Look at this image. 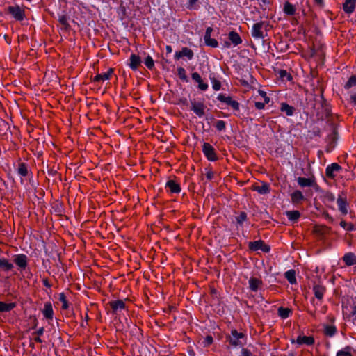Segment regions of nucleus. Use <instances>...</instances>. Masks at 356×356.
<instances>
[{
  "mask_svg": "<svg viewBox=\"0 0 356 356\" xmlns=\"http://www.w3.org/2000/svg\"><path fill=\"white\" fill-rule=\"evenodd\" d=\"M268 26V23L264 21L255 23L252 28V36L256 39H263L264 38L263 29L266 28Z\"/></svg>",
  "mask_w": 356,
  "mask_h": 356,
  "instance_id": "1",
  "label": "nucleus"
},
{
  "mask_svg": "<svg viewBox=\"0 0 356 356\" xmlns=\"http://www.w3.org/2000/svg\"><path fill=\"white\" fill-rule=\"evenodd\" d=\"M13 260L19 271L24 270L28 266L29 258L24 254H15L13 257Z\"/></svg>",
  "mask_w": 356,
  "mask_h": 356,
  "instance_id": "2",
  "label": "nucleus"
},
{
  "mask_svg": "<svg viewBox=\"0 0 356 356\" xmlns=\"http://www.w3.org/2000/svg\"><path fill=\"white\" fill-rule=\"evenodd\" d=\"M7 11L17 21H22L25 17L24 10L18 5L8 6Z\"/></svg>",
  "mask_w": 356,
  "mask_h": 356,
  "instance_id": "3",
  "label": "nucleus"
},
{
  "mask_svg": "<svg viewBox=\"0 0 356 356\" xmlns=\"http://www.w3.org/2000/svg\"><path fill=\"white\" fill-rule=\"evenodd\" d=\"M217 99L231 106L234 111H238L240 109V104L237 101L233 99L230 96H226L224 94H219L217 97Z\"/></svg>",
  "mask_w": 356,
  "mask_h": 356,
  "instance_id": "4",
  "label": "nucleus"
},
{
  "mask_svg": "<svg viewBox=\"0 0 356 356\" xmlns=\"http://www.w3.org/2000/svg\"><path fill=\"white\" fill-rule=\"evenodd\" d=\"M202 152L209 161H215L218 159L215 149L211 144L204 143L202 145Z\"/></svg>",
  "mask_w": 356,
  "mask_h": 356,
  "instance_id": "5",
  "label": "nucleus"
},
{
  "mask_svg": "<svg viewBox=\"0 0 356 356\" xmlns=\"http://www.w3.org/2000/svg\"><path fill=\"white\" fill-rule=\"evenodd\" d=\"M248 247L252 251L261 250L264 252H268L270 250V246L262 240L250 242Z\"/></svg>",
  "mask_w": 356,
  "mask_h": 356,
  "instance_id": "6",
  "label": "nucleus"
},
{
  "mask_svg": "<svg viewBox=\"0 0 356 356\" xmlns=\"http://www.w3.org/2000/svg\"><path fill=\"white\" fill-rule=\"evenodd\" d=\"M244 338L242 332H238L236 330H232L231 334L229 336V342L233 346H242L241 339Z\"/></svg>",
  "mask_w": 356,
  "mask_h": 356,
  "instance_id": "7",
  "label": "nucleus"
},
{
  "mask_svg": "<svg viewBox=\"0 0 356 356\" xmlns=\"http://www.w3.org/2000/svg\"><path fill=\"white\" fill-rule=\"evenodd\" d=\"M191 110L193 111L199 118H202L204 115L206 106L203 102H197L193 99L191 101Z\"/></svg>",
  "mask_w": 356,
  "mask_h": 356,
  "instance_id": "8",
  "label": "nucleus"
},
{
  "mask_svg": "<svg viewBox=\"0 0 356 356\" xmlns=\"http://www.w3.org/2000/svg\"><path fill=\"white\" fill-rule=\"evenodd\" d=\"M341 170L342 168L338 163H333L327 166L325 175L328 178L334 179Z\"/></svg>",
  "mask_w": 356,
  "mask_h": 356,
  "instance_id": "9",
  "label": "nucleus"
},
{
  "mask_svg": "<svg viewBox=\"0 0 356 356\" xmlns=\"http://www.w3.org/2000/svg\"><path fill=\"white\" fill-rule=\"evenodd\" d=\"M337 204L339 211L342 215L345 216L348 213V204L346 200V197L342 195H339L337 200Z\"/></svg>",
  "mask_w": 356,
  "mask_h": 356,
  "instance_id": "10",
  "label": "nucleus"
},
{
  "mask_svg": "<svg viewBox=\"0 0 356 356\" xmlns=\"http://www.w3.org/2000/svg\"><path fill=\"white\" fill-rule=\"evenodd\" d=\"M314 338L312 336H302L299 335L296 341H292V343H297L298 345L305 344L312 346L314 343Z\"/></svg>",
  "mask_w": 356,
  "mask_h": 356,
  "instance_id": "11",
  "label": "nucleus"
},
{
  "mask_svg": "<svg viewBox=\"0 0 356 356\" xmlns=\"http://www.w3.org/2000/svg\"><path fill=\"white\" fill-rule=\"evenodd\" d=\"M42 314L47 320H52L54 318V310L51 302H46L42 310Z\"/></svg>",
  "mask_w": 356,
  "mask_h": 356,
  "instance_id": "12",
  "label": "nucleus"
},
{
  "mask_svg": "<svg viewBox=\"0 0 356 356\" xmlns=\"http://www.w3.org/2000/svg\"><path fill=\"white\" fill-rule=\"evenodd\" d=\"M142 63L141 58L139 56L132 54L130 56L129 66L132 70H136Z\"/></svg>",
  "mask_w": 356,
  "mask_h": 356,
  "instance_id": "13",
  "label": "nucleus"
},
{
  "mask_svg": "<svg viewBox=\"0 0 356 356\" xmlns=\"http://www.w3.org/2000/svg\"><path fill=\"white\" fill-rule=\"evenodd\" d=\"M248 283L250 291L253 292L257 291L263 284L261 279L254 277H251L249 279Z\"/></svg>",
  "mask_w": 356,
  "mask_h": 356,
  "instance_id": "14",
  "label": "nucleus"
},
{
  "mask_svg": "<svg viewBox=\"0 0 356 356\" xmlns=\"http://www.w3.org/2000/svg\"><path fill=\"white\" fill-rule=\"evenodd\" d=\"M111 309H113V313H117L118 312L125 309L126 305L123 300H113L109 302Z\"/></svg>",
  "mask_w": 356,
  "mask_h": 356,
  "instance_id": "15",
  "label": "nucleus"
},
{
  "mask_svg": "<svg viewBox=\"0 0 356 356\" xmlns=\"http://www.w3.org/2000/svg\"><path fill=\"white\" fill-rule=\"evenodd\" d=\"M282 11L285 15L292 16L296 14V8L289 1H285L283 4Z\"/></svg>",
  "mask_w": 356,
  "mask_h": 356,
  "instance_id": "16",
  "label": "nucleus"
},
{
  "mask_svg": "<svg viewBox=\"0 0 356 356\" xmlns=\"http://www.w3.org/2000/svg\"><path fill=\"white\" fill-rule=\"evenodd\" d=\"M165 188H168L172 193H179L181 191L180 185L174 180H169L166 182Z\"/></svg>",
  "mask_w": 356,
  "mask_h": 356,
  "instance_id": "17",
  "label": "nucleus"
},
{
  "mask_svg": "<svg viewBox=\"0 0 356 356\" xmlns=\"http://www.w3.org/2000/svg\"><path fill=\"white\" fill-rule=\"evenodd\" d=\"M253 191L262 195L268 194L270 191V185L267 183L261 182V185L253 186Z\"/></svg>",
  "mask_w": 356,
  "mask_h": 356,
  "instance_id": "18",
  "label": "nucleus"
},
{
  "mask_svg": "<svg viewBox=\"0 0 356 356\" xmlns=\"http://www.w3.org/2000/svg\"><path fill=\"white\" fill-rule=\"evenodd\" d=\"M113 73V70L110 68L107 72L97 74L93 81L95 82L104 81L106 80L110 79L112 74Z\"/></svg>",
  "mask_w": 356,
  "mask_h": 356,
  "instance_id": "19",
  "label": "nucleus"
},
{
  "mask_svg": "<svg viewBox=\"0 0 356 356\" xmlns=\"http://www.w3.org/2000/svg\"><path fill=\"white\" fill-rule=\"evenodd\" d=\"M356 6V0H346L343 4V9L346 13H353Z\"/></svg>",
  "mask_w": 356,
  "mask_h": 356,
  "instance_id": "20",
  "label": "nucleus"
},
{
  "mask_svg": "<svg viewBox=\"0 0 356 356\" xmlns=\"http://www.w3.org/2000/svg\"><path fill=\"white\" fill-rule=\"evenodd\" d=\"M297 181L301 187L312 186L315 184L314 178L298 177Z\"/></svg>",
  "mask_w": 356,
  "mask_h": 356,
  "instance_id": "21",
  "label": "nucleus"
},
{
  "mask_svg": "<svg viewBox=\"0 0 356 356\" xmlns=\"http://www.w3.org/2000/svg\"><path fill=\"white\" fill-rule=\"evenodd\" d=\"M229 40L234 45L237 46L242 43V39L239 34L236 31H231L228 35Z\"/></svg>",
  "mask_w": 356,
  "mask_h": 356,
  "instance_id": "22",
  "label": "nucleus"
},
{
  "mask_svg": "<svg viewBox=\"0 0 356 356\" xmlns=\"http://www.w3.org/2000/svg\"><path fill=\"white\" fill-rule=\"evenodd\" d=\"M313 291L315 297L321 300L325 292V288L321 285H314L313 287Z\"/></svg>",
  "mask_w": 356,
  "mask_h": 356,
  "instance_id": "23",
  "label": "nucleus"
},
{
  "mask_svg": "<svg viewBox=\"0 0 356 356\" xmlns=\"http://www.w3.org/2000/svg\"><path fill=\"white\" fill-rule=\"evenodd\" d=\"M14 268L13 264L8 259L2 257L0 258V268L3 271L11 270Z\"/></svg>",
  "mask_w": 356,
  "mask_h": 356,
  "instance_id": "24",
  "label": "nucleus"
},
{
  "mask_svg": "<svg viewBox=\"0 0 356 356\" xmlns=\"http://www.w3.org/2000/svg\"><path fill=\"white\" fill-rule=\"evenodd\" d=\"M324 334L327 337H332L337 333V327L333 325H324Z\"/></svg>",
  "mask_w": 356,
  "mask_h": 356,
  "instance_id": "25",
  "label": "nucleus"
},
{
  "mask_svg": "<svg viewBox=\"0 0 356 356\" xmlns=\"http://www.w3.org/2000/svg\"><path fill=\"white\" fill-rule=\"evenodd\" d=\"M291 202L298 204L304 200V195L300 191L296 190L291 195Z\"/></svg>",
  "mask_w": 356,
  "mask_h": 356,
  "instance_id": "26",
  "label": "nucleus"
},
{
  "mask_svg": "<svg viewBox=\"0 0 356 356\" xmlns=\"http://www.w3.org/2000/svg\"><path fill=\"white\" fill-rule=\"evenodd\" d=\"M356 256L352 252H348L343 257V261L347 266L355 264Z\"/></svg>",
  "mask_w": 356,
  "mask_h": 356,
  "instance_id": "27",
  "label": "nucleus"
},
{
  "mask_svg": "<svg viewBox=\"0 0 356 356\" xmlns=\"http://www.w3.org/2000/svg\"><path fill=\"white\" fill-rule=\"evenodd\" d=\"M16 307L15 302L6 303L0 301V312H8Z\"/></svg>",
  "mask_w": 356,
  "mask_h": 356,
  "instance_id": "28",
  "label": "nucleus"
},
{
  "mask_svg": "<svg viewBox=\"0 0 356 356\" xmlns=\"http://www.w3.org/2000/svg\"><path fill=\"white\" fill-rule=\"evenodd\" d=\"M278 315L283 319H286L292 314V310L288 307H280L277 310Z\"/></svg>",
  "mask_w": 356,
  "mask_h": 356,
  "instance_id": "29",
  "label": "nucleus"
},
{
  "mask_svg": "<svg viewBox=\"0 0 356 356\" xmlns=\"http://www.w3.org/2000/svg\"><path fill=\"white\" fill-rule=\"evenodd\" d=\"M17 171L21 177H27L29 174L28 167L24 163H19L18 164Z\"/></svg>",
  "mask_w": 356,
  "mask_h": 356,
  "instance_id": "30",
  "label": "nucleus"
},
{
  "mask_svg": "<svg viewBox=\"0 0 356 356\" xmlns=\"http://www.w3.org/2000/svg\"><path fill=\"white\" fill-rule=\"evenodd\" d=\"M284 277L290 284H293L296 283L295 270L291 269V270L286 271L284 273Z\"/></svg>",
  "mask_w": 356,
  "mask_h": 356,
  "instance_id": "31",
  "label": "nucleus"
},
{
  "mask_svg": "<svg viewBox=\"0 0 356 356\" xmlns=\"http://www.w3.org/2000/svg\"><path fill=\"white\" fill-rule=\"evenodd\" d=\"M280 110L284 112L288 116H291L294 112V108L286 103L281 104Z\"/></svg>",
  "mask_w": 356,
  "mask_h": 356,
  "instance_id": "32",
  "label": "nucleus"
},
{
  "mask_svg": "<svg viewBox=\"0 0 356 356\" xmlns=\"http://www.w3.org/2000/svg\"><path fill=\"white\" fill-rule=\"evenodd\" d=\"M286 215L291 221H297L300 217V213L298 211H286Z\"/></svg>",
  "mask_w": 356,
  "mask_h": 356,
  "instance_id": "33",
  "label": "nucleus"
},
{
  "mask_svg": "<svg viewBox=\"0 0 356 356\" xmlns=\"http://www.w3.org/2000/svg\"><path fill=\"white\" fill-rule=\"evenodd\" d=\"M336 134H337L336 131H335V130H334L332 131V133L328 136V140H330V145L327 147V149H326V151L327 152H331L334 146V143H335V140L337 139Z\"/></svg>",
  "mask_w": 356,
  "mask_h": 356,
  "instance_id": "34",
  "label": "nucleus"
},
{
  "mask_svg": "<svg viewBox=\"0 0 356 356\" xmlns=\"http://www.w3.org/2000/svg\"><path fill=\"white\" fill-rule=\"evenodd\" d=\"M352 350L353 348L351 346H346L342 350H339L336 356H353L351 353Z\"/></svg>",
  "mask_w": 356,
  "mask_h": 356,
  "instance_id": "35",
  "label": "nucleus"
},
{
  "mask_svg": "<svg viewBox=\"0 0 356 356\" xmlns=\"http://www.w3.org/2000/svg\"><path fill=\"white\" fill-rule=\"evenodd\" d=\"M209 79L212 83L213 89L216 91H218L221 88V83L220 81L217 80L212 74L209 75Z\"/></svg>",
  "mask_w": 356,
  "mask_h": 356,
  "instance_id": "36",
  "label": "nucleus"
},
{
  "mask_svg": "<svg viewBox=\"0 0 356 356\" xmlns=\"http://www.w3.org/2000/svg\"><path fill=\"white\" fill-rule=\"evenodd\" d=\"M58 300L62 302V306H61L62 309L65 310V309H68V307H69L68 302H67V298H66L65 295L64 294V293H60L59 294Z\"/></svg>",
  "mask_w": 356,
  "mask_h": 356,
  "instance_id": "37",
  "label": "nucleus"
},
{
  "mask_svg": "<svg viewBox=\"0 0 356 356\" xmlns=\"http://www.w3.org/2000/svg\"><path fill=\"white\" fill-rule=\"evenodd\" d=\"M181 51L182 57L186 56L189 60H191L193 58L194 54H193V51L191 49H188V47H183L181 49Z\"/></svg>",
  "mask_w": 356,
  "mask_h": 356,
  "instance_id": "38",
  "label": "nucleus"
},
{
  "mask_svg": "<svg viewBox=\"0 0 356 356\" xmlns=\"http://www.w3.org/2000/svg\"><path fill=\"white\" fill-rule=\"evenodd\" d=\"M177 75L179 77L180 79L184 81H188V78L186 76V70L184 67H179L177 70Z\"/></svg>",
  "mask_w": 356,
  "mask_h": 356,
  "instance_id": "39",
  "label": "nucleus"
},
{
  "mask_svg": "<svg viewBox=\"0 0 356 356\" xmlns=\"http://www.w3.org/2000/svg\"><path fill=\"white\" fill-rule=\"evenodd\" d=\"M215 127L218 131H222L226 129V123L224 120H218L216 121Z\"/></svg>",
  "mask_w": 356,
  "mask_h": 356,
  "instance_id": "40",
  "label": "nucleus"
},
{
  "mask_svg": "<svg viewBox=\"0 0 356 356\" xmlns=\"http://www.w3.org/2000/svg\"><path fill=\"white\" fill-rule=\"evenodd\" d=\"M144 63H145V66L149 70L153 69L154 67V60H153L152 57L149 55H148L146 57V58L145 59Z\"/></svg>",
  "mask_w": 356,
  "mask_h": 356,
  "instance_id": "41",
  "label": "nucleus"
},
{
  "mask_svg": "<svg viewBox=\"0 0 356 356\" xmlns=\"http://www.w3.org/2000/svg\"><path fill=\"white\" fill-rule=\"evenodd\" d=\"M187 8L189 10H197L199 8L198 0H189L187 4Z\"/></svg>",
  "mask_w": 356,
  "mask_h": 356,
  "instance_id": "42",
  "label": "nucleus"
},
{
  "mask_svg": "<svg viewBox=\"0 0 356 356\" xmlns=\"http://www.w3.org/2000/svg\"><path fill=\"white\" fill-rule=\"evenodd\" d=\"M356 86V76H352L350 77V79H348V81L346 82V85H345V88L346 89H349L350 88H352L353 86Z\"/></svg>",
  "mask_w": 356,
  "mask_h": 356,
  "instance_id": "43",
  "label": "nucleus"
},
{
  "mask_svg": "<svg viewBox=\"0 0 356 356\" xmlns=\"http://www.w3.org/2000/svg\"><path fill=\"white\" fill-rule=\"evenodd\" d=\"M236 222L239 225H242L244 221L247 220V214L246 213L242 211L239 213L238 216L236 218Z\"/></svg>",
  "mask_w": 356,
  "mask_h": 356,
  "instance_id": "44",
  "label": "nucleus"
},
{
  "mask_svg": "<svg viewBox=\"0 0 356 356\" xmlns=\"http://www.w3.org/2000/svg\"><path fill=\"white\" fill-rule=\"evenodd\" d=\"M204 42H205L206 45H207L209 47H213V48L218 47V41L213 38L209 39L208 40H207Z\"/></svg>",
  "mask_w": 356,
  "mask_h": 356,
  "instance_id": "45",
  "label": "nucleus"
},
{
  "mask_svg": "<svg viewBox=\"0 0 356 356\" xmlns=\"http://www.w3.org/2000/svg\"><path fill=\"white\" fill-rule=\"evenodd\" d=\"M213 339L211 336H210V335L207 336L203 341L204 346H210L213 343Z\"/></svg>",
  "mask_w": 356,
  "mask_h": 356,
  "instance_id": "46",
  "label": "nucleus"
},
{
  "mask_svg": "<svg viewBox=\"0 0 356 356\" xmlns=\"http://www.w3.org/2000/svg\"><path fill=\"white\" fill-rule=\"evenodd\" d=\"M213 31V29L211 27H207L206 29L205 35L204 37V42L211 39V33Z\"/></svg>",
  "mask_w": 356,
  "mask_h": 356,
  "instance_id": "47",
  "label": "nucleus"
},
{
  "mask_svg": "<svg viewBox=\"0 0 356 356\" xmlns=\"http://www.w3.org/2000/svg\"><path fill=\"white\" fill-rule=\"evenodd\" d=\"M340 225L344 228V229H346L347 230H353V225L352 224H348L346 222H345L344 220H342L340 222Z\"/></svg>",
  "mask_w": 356,
  "mask_h": 356,
  "instance_id": "48",
  "label": "nucleus"
},
{
  "mask_svg": "<svg viewBox=\"0 0 356 356\" xmlns=\"http://www.w3.org/2000/svg\"><path fill=\"white\" fill-rule=\"evenodd\" d=\"M198 83V88L200 90H202V91H205L208 89V84L207 83H204L202 81V79H201V81L200 82H197Z\"/></svg>",
  "mask_w": 356,
  "mask_h": 356,
  "instance_id": "49",
  "label": "nucleus"
},
{
  "mask_svg": "<svg viewBox=\"0 0 356 356\" xmlns=\"http://www.w3.org/2000/svg\"><path fill=\"white\" fill-rule=\"evenodd\" d=\"M259 95L263 97L264 99V101L265 102V103H269L270 102V98L267 96V94L265 91L264 90H259L258 91Z\"/></svg>",
  "mask_w": 356,
  "mask_h": 356,
  "instance_id": "50",
  "label": "nucleus"
},
{
  "mask_svg": "<svg viewBox=\"0 0 356 356\" xmlns=\"http://www.w3.org/2000/svg\"><path fill=\"white\" fill-rule=\"evenodd\" d=\"M279 74H280V76L282 77V78H284L286 77L288 80H290L291 78V76L290 74H289L286 70H281L280 72H279Z\"/></svg>",
  "mask_w": 356,
  "mask_h": 356,
  "instance_id": "51",
  "label": "nucleus"
},
{
  "mask_svg": "<svg viewBox=\"0 0 356 356\" xmlns=\"http://www.w3.org/2000/svg\"><path fill=\"white\" fill-rule=\"evenodd\" d=\"M59 22L65 27L68 26L67 19L65 15H63L59 17Z\"/></svg>",
  "mask_w": 356,
  "mask_h": 356,
  "instance_id": "52",
  "label": "nucleus"
},
{
  "mask_svg": "<svg viewBox=\"0 0 356 356\" xmlns=\"http://www.w3.org/2000/svg\"><path fill=\"white\" fill-rule=\"evenodd\" d=\"M191 77L195 82H200L201 81V76L197 72H193L191 74Z\"/></svg>",
  "mask_w": 356,
  "mask_h": 356,
  "instance_id": "53",
  "label": "nucleus"
},
{
  "mask_svg": "<svg viewBox=\"0 0 356 356\" xmlns=\"http://www.w3.org/2000/svg\"><path fill=\"white\" fill-rule=\"evenodd\" d=\"M266 104H267V103H265V102H255L254 106H255V107H256L258 110H261V109H264V108L265 105H266Z\"/></svg>",
  "mask_w": 356,
  "mask_h": 356,
  "instance_id": "54",
  "label": "nucleus"
},
{
  "mask_svg": "<svg viewBox=\"0 0 356 356\" xmlns=\"http://www.w3.org/2000/svg\"><path fill=\"white\" fill-rule=\"evenodd\" d=\"M241 353L242 356H252V353L250 350L246 348L242 349Z\"/></svg>",
  "mask_w": 356,
  "mask_h": 356,
  "instance_id": "55",
  "label": "nucleus"
},
{
  "mask_svg": "<svg viewBox=\"0 0 356 356\" xmlns=\"http://www.w3.org/2000/svg\"><path fill=\"white\" fill-rule=\"evenodd\" d=\"M44 329L43 327L39 328L35 332V334L37 335V336H42L43 334H44Z\"/></svg>",
  "mask_w": 356,
  "mask_h": 356,
  "instance_id": "56",
  "label": "nucleus"
},
{
  "mask_svg": "<svg viewBox=\"0 0 356 356\" xmlns=\"http://www.w3.org/2000/svg\"><path fill=\"white\" fill-rule=\"evenodd\" d=\"M206 177L209 180L212 179L213 177V172L212 171L207 172L206 173Z\"/></svg>",
  "mask_w": 356,
  "mask_h": 356,
  "instance_id": "57",
  "label": "nucleus"
},
{
  "mask_svg": "<svg viewBox=\"0 0 356 356\" xmlns=\"http://www.w3.org/2000/svg\"><path fill=\"white\" fill-rule=\"evenodd\" d=\"M42 282H43L44 286H45L46 287H48V288L51 287V285L49 284L48 279H47V278L44 279L42 280Z\"/></svg>",
  "mask_w": 356,
  "mask_h": 356,
  "instance_id": "58",
  "label": "nucleus"
},
{
  "mask_svg": "<svg viewBox=\"0 0 356 356\" xmlns=\"http://www.w3.org/2000/svg\"><path fill=\"white\" fill-rule=\"evenodd\" d=\"M181 58H182L181 51H177L175 54V58L179 60Z\"/></svg>",
  "mask_w": 356,
  "mask_h": 356,
  "instance_id": "59",
  "label": "nucleus"
},
{
  "mask_svg": "<svg viewBox=\"0 0 356 356\" xmlns=\"http://www.w3.org/2000/svg\"><path fill=\"white\" fill-rule=\"evenodd\" d=\"M350 100L353 104L356 105V93L351 95Z\"/></svg>",
  "mask_w": 356,
  "mask_h": 356,
  "instance_id": "60",
  "label": "nucleus"
},
{
  "mask_svg": "<svg viewBox=\"0 0 356 356\" xmlns=\"http://www.w3.org/2000/svg\"><path fill=\"white\" fill-rule=\"evenodd\" d=\"M315 3L320 6H323V0H314Z\"/></svg>",
  "mask_w": 356,
  "mask_h": 356,
  "instance_id": "61",
  "label": "nucleus"
},
{
  "mask_svg": "<svg viewBox=\"0 0 356 356\" xmlns=\"http://www.w3.org/2000/svg\"><path fill=\"white\" fill-rule=\"evenodd\" d=\"M34 340L35 342L42 343V340L41 339L40 336H37L36 337H35Z\"/></svg>",
  "mask_w": 356,
  "mask_h": 356,
  "instance_id": "62",
  "label": "nucleus"
},
{
  "mask_svg": "<svg viewBox=\"0 0 356 356\" xmlns=\"http://www.w3.org/2000/svg\"><path fill=\"white\" fill-rule=\"evenodd\" d=\"M166 51H167V53H171L172 51V47L170 45H168L166 47Z\"/></svg>",
  "mask_w": 356,
  "mask_h": 356,
  "instance_id": "63",
  "label": "nucleus"
},
{
  "mask_svg": "<svg viewBox=\"0 0 356 356\" xmlns=\"http://www.w3.org/2000/svg\"><path fill=\"white\" fill-rule=\"evenodd\" d=\"M325 217H326V218H327L328 220H330V221H331V222H332V221H333V218H332V217L330 214H326V215H325Z\"/></svg>",
  "mask_w": 356,
  "mask_h": 356,
  "instance_id": "64",
  "label": "nucleus"
}]
</instances>
